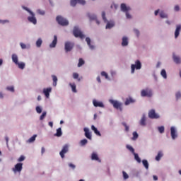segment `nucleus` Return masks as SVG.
Listing matches in <instances>:
<instances>
[{
    "instance_id": "f257e3e1",
    "label": "nucleus",
    "mask_w": 181,
    "mask_h": 181,
    "mask_svg": "<svg viewBox=\"0 0 181 181\" xmlns=\"http://www.w3.org/2000/svg\"><path fill=\"white\" fill-rule=\"evenodd\" d=\"M73 35L75 36V37H80V39H84L86 37V35H83V33L80 30V29L78 28V27H74L73 30Z\"/></svg>"
},
{
    "instance_id": "f03ea898",
    "label": "nucleus",
    "mask_w": 181,
    "mask_h": 181,
    "mask_svg": "<svg viewBox=\"0 0 181 181\" xmlns=\"http://www.w3.org/2000/svg\"><path fill=\"white\" fill-rule=\"evenodd\" d=\"M131 69H132V74H134V73H135V69H136V70H141V69H142V64L141 63V61L136 60L135 62V64H132Z\"/></svg>"
},
{
    "instance_id": "7ed1b4c3",
    "label": "nucleus",
    "mask_w": 181,
    "mask_h": 181,
    "mask_svg": "<svg viewBox=\"0 0 181 181\" xmlns=\"http://www.w3.org/2000/svg\"><path fill=\"white\" fill-rule=\"evenodd\" d=\"M56 20L59 25L62 26H67V25H69V21L66 20V18H63L62 16H57Z\"/></svg>"
},
{
    "instance_id": "20e7f679",
    "label": "nucleus",
    "mask_w": 181,
    "mask_h": 181,
    "mask_svg": "<svg viewBox=\"0 0 181 181\" xmlns=\"http://www.w3.org/2000/svg\"><path fill=\"white\" fill-rule=\"evenodd\" d=\"M25 9L31 15V16L28 18L29 22H31V23H33V25H36V23H37V21L36 20V17H35V13L30 11V10H29L28 8H25Z\"/></svg>"
},
{
    "instance_id": "39448f33",
    "label": "nucleus",
    "mask_w": 181,
    "mask_h": 181,
    "mask_svg": "<svg viewBox=\"0 0 181 181\" xmlns=\"http://www.w3.org/2000/svg\"><path fill=\"white\" fill-rule=\"evenodd\" d=\"M110 104L113 105L114 108L116 110H119V111H122V103L118 102V100H110Z\"/></svg>"
},
{
    "instance_id": "423d86ee",
    "label": "nucleus",
    "mask_w": 181,
    "mask_h": 181,
    "mask_svg": "<svg viewBox=\"0 0 181 181\" xmlns=\"http://www.w3.org/2000/svg\"><path fill=\"white\" fill-rule=\"evenodd\" d=\"M73 47H74V43L70 41H67L65 42L64 49L66 53H68V52H71V50H73Z\"/></svg>"
},
{
    "instance_id": "0eeeda50",
    "label": "nucleus",
    "mask_w": 181,
    "mask_h": 181,
    "mask_svg": "<svg viewBox=\"0 0 181 181\" xmlns=\"http://www.w3.org/2000/svg\"><path fill=\"white\" fill-rule=\"evenodd\" d=\"M23 163H18L15 165L13 168H12V170L14 173H17V172H18V173H21V172H22V169H23Z\"/></svg>"
},
{
    "instance_id": "6e6552de",
    "label": "nucleus",
    "mask_w": 181,
    "mask_h": 181,
    "mask_svg": "<svg viewBox=\"0 0 181 181\" xmlns=\"http://www.w3.org/2000/svg\"><path fill=\"white\" fill-rule=\"evenodd\" d=\"M148 118H151V119H158L159 116L158 114H156L155 110L153 109L148 112Z\"/></svg>"
},
{
    "instance_id": "1a4fd4ad",
    "label": "nucleus",
    "mask_w": 181,
    "mask_h": 181,
    "mask_svg": "<svg viewBox=\"0 0 181 181\" xmlns=\"http://www.w3.org/2000/svg\"><path fill=\"white\" fill-rule=\"evenodd\" d=\"M69 152V145L65 144L62 150L59 152V155L61 156V158L63 159L64 158V154L67 153Z\"/></svg>"
},
{
    "instance_id": "9d476101",
    "label": "nucleus",
    "mask_w": 181,
    "mask_h": 181,
    "mask_svg": "<svg viewBox=\"0 0 181 181\" xmlns=\"http://www.w3.org/2000/svg\"><path fill=\"white\" fill-rule=\"evenodd\" d=\"M141 97H151L152 95V90L146 88V90H142L141 93Z\"/></svg>"
},
{
    "instance_id": "9b49d317",
    "label": "nucleus",
    "mask_w": 181,
    "mask_h": 181,
    "mask_svg": "<svg viewBox=\"0 0 181 181\" xmlns=\"http://www.w3.org/2000/svg\"><path fill=\"white\" fill-rule=\"evenodd\" d=\"M50 93H52V88H47L43 89V93L45 94L47 98H49V97H50Z\"/></svg>"
},
{
    "instance_id": "f8f14e48",
    "label": "nucleus",
    "mask_w": 181,
    "mask_h": 181,
    "mask_svg": "<svg viewBox=\"0 0 181 181\" xmlns=\"http://www.w3.org/2000/svg\"><path fill=\"white\" fill-rule=\"evenodd\" d=\"M83 131L85 132L86 138H87L88 139H92L91 133L90 132V129H88V128H87V127H85L83 129Z\"/></svg>"
},
{
    "instance_id": "ddd939ff",
    "label": "nucleus",
    "mask_w": 181,
    "mask_h": 181,
    "mask_svg": "<svg viewBox=\"0 0 181 181\" xmlns=\"http://www.w3.org/2000/svg\"><path fill=\"white\" fill-rule=\"evenodd\" d=\"M93 104L94 107H100V108H104V103H103V102H98L97 100H93Z\"/></svg>"
},
{
    "instance_id": "4468645a",
    "label": "nucleus",
    "mask_w": 181,
    "mask_h": 181,
    "mask_svg": "<svg viewBox=\"0 0 181 181\" xmlns=\"http://www.w3.org/2000/svg\"><path fill=\"white\" fill-rule=\"evenodd\" d=\"M139 124L141 127H145L146 125V115L145 114L142 115Z\"/></svg>"
},
{
    "instance_id": "2eb2a0df",
    "label": "nucleus",
    "mask_w": 181,
    "mask_h": 181,
    "mask_svg": "<svg viewBox=\"0 0 181 181\" xmlns=\"http://www.w3.org/2000/svg\"><path fill=\"white\" fill-rule=\"evenodd\" d=\"M120 8L122 12H128V11H131V8L129 6H127L126 4H122Z\"/></svg>"
},
{
    "instance_id": "dca6fc26",
    "label": "nucleus",
    "mask_w": 181,
    "mask_h": 181,
    "mask_svg": "<svg viewBox=\"0 0 181 181\" xmlns=\"http://www.w3.org/2000/svg\"><path fill=\"white\" fill-rule=\"evenodd\" d=\"M170 132H171V137L173 139H176L177 137V134H176V129L175 127H172L170 128Z\"/></svg>"
},
{
    "instance_id": "f3484780",
    "label": "nucleus",
    "mask_w": 181,
    "mask_h": 181,
    "mask_svg": "<svg viewBox=\"0 0 181 181\" xmlns=\"http://www.w3.org/2000/svg\"><path fill=\"white\" fill-rule=\"evenodd\" d=\"M88 16L89 18V19H90V21H96V23L98 25H100V22L98 20H97V16H95V14H88Z\"/></svg>"
},
{
    "instance_id": "a211bd4d",
    "label": "nucleus",
    "mask_w": 181,
    "mask_h": 181,
    "mask_svg": "<svg viewBox=\"0 0 181 181\" xmlns=\"http://www.w3.org/2000/svg\"><path fill=\"white\" fill-rule=\"evenodd\" d=\"M180 30H181V25H176V30H175V39L177 38V37L180 34Z\"/></svg>"
},
{
    "instance_id": "6ab92c4d",
    "label": "nucleus",
    "mask_w": 181,
    "mask_h": 181,
    "mask_svg": "<svg viewBox=\"0 0 181 181\" xmlns=\"http://www.w3.org/2000/svg\"><path fill=\"white\" fill-rule=\"evenodd\" d=\"M86 42L88 45V46L90 47L91 50H94V45H91V39L90 37H86Z\"/></svg>"
},
{
    "instance_id": "aec40b11",
    "label": "nucleus",
    "mask_w": 181,
    "mask_h": 181,
    "mask_svg": "<svg viewBox=\"0 0 181 181\" xmlns=\"http://www.w3.org/2000/svg\"><path fill=\"white\" fill-rule=\"evenodd\" d=\"M57 45V35H54L52 42L49 45V47H56Z\"/></svg>"
},
{
    "instance_id": "412c9836",
    "label": "nucleus",
    "mask_w": 181,
    "mask_h": 181,
    "mask_svg": "<svg viewBox=\"0 0 181 181\" xmlns=\"http://www.w3.org/2000/svg\"><path fill=\"white\" fill-rule=\"evenodd\" d=\"M134 103H135V100H134L132 98H129L126 99L124 105H129V104H134Z\"/></svg>"
},
{
    "instance_id": "4be33fe9",
    "label": "nucleus",
    "mask_w": 181,
    "mask_h": 181,
    "mask_svg": "<svg viewBox=\"0 0 181 181\" xmlns=\"http://www.w3.org/2000/svg\"><path fill=\"white\" fill-rule=\"evenodd\" d=\"M173 61L175 62V63H176V64H180V63H181L180 57H179L175 55V54H173Z\"/></svg>"
},
{
    "instance_id": "5701e85b",
    "label": "nucleus",
    "mask_w": 181,
    "mask_h": 181,
    "mask_svg": "<svg viewBox=\"0 0 181 181\" xmlns=\"http://www.w3.org/2000/svg\"><path fill=\"white\" fill-rule=\"evenodd\" d=\"M92 160H97L98 162H101V160L98 158V155L95 153H93L91 156Z\"/></svg>"
},
{
    "instance_id": "b1692460",
    "label": "nucleus",
    "mask_w": 181,
    "mask_h": 181,
    "mask_svg": "<svg viewBox=\"0 0 181 181\" xmlns=\"http://www.w3.org/2000/svg\"><path fill=\"white\" fill-rule=\"evenodd\" d=\"M160 17L161 18V19H168V18H169V16H168V13H165V11H161L160 12Z\"/></svg>"
},
{
    "instance_id": "393cba45",
    "label": "nucleus",
    "mask_w": 181,
    "mask_h": 181,
    "mask_svg": "<svg viewBox=\"0 0 181 181\" xmlns=\"http://www.w3.org/2000/svg\"><path fill=\"white\" fill-rule=\"evenodd\" d=\"M91 129L92 131L94 132V133L98 135V136H101V133H100V132L98 131V129H97V127H95L94 125L91 126Z\"/></svg>"
},
{
    "instance_id": "a878e982",
    "label": "nucleus",
    "mask_w": 181,
    "mask_h": 181,
    "mask_svg": "<svg viewBox=\"0 0 181 181\" xmlns=\"http://www.w3.org/2000/svg\"><path fill=\"white\" fill-rule=\"evenodd\" d=\"M115 25V23H114V21L107 22L106 25V29H111L112 28H114Z\"/></svg>"
},
{
    "instance_id": "bb28decb",
    "label": "nucleus",
    "mask_w": 181,
    "mask_h": 181,
    "mask_svg": "<svg viewBox=\"0 0 181 181\" xmlns=\"http://www.w3.org/2000/svg\"><path fill=\"white\" fill-rule=\"evenodd\" d=\"M122 46H128V37H122Z\"/></svg>"
},
{
    "instance_id": "cd10ccee",
    "label": "nucleus",
    "mask_w": 181,
    "mask_h": 181,
    "mask_svg": "<svg viewBox=\"0 0 181 181\" xmlns=\"http://www.w3.org/2000/svg\"><path fill=\"white\" fill-rule=\"evenodd\" d=\"M12 61L13 63H15V64H18V63H19L18 60V55H16V54H13L12 55Z\"/></svg>"
},
{
    "instance_id": "c85d7f7f",
    "label": "nucleus",
    "mask_w": 181,
    "mask_h": 181,
    "mask_svg": "<svg viewBox=\"0 0 181 181\" xmlns=\"http://www.w3.org/2000/svg\"><path fill=\"white\" fill-rule=\"evenodd\" d=\"M162 156H163V153H162V151H159L158 153V155L156 156V160L159 162V160H160V158H162Z\"/></svg>"
},
{
    "instance_id": "c756f323",
    "label": "nucleus",
    "mask_w": 181,
    "mask_h": 181,
    "mask_svg": "<svg viewBox=\"0 0 181 181\" xmlns=\"http://www.w3.org/2000/svg\"><path fill=\"white\" fill-rule=\"evenodd\" d=\"M69 86L73 91V93H77V89L76 86V83H69Z\"/></svg>"
},
{
    "instance_id": "7c9ffc66",
    "label": "nucleus",
    "mask_w": 181,
    "mask_h": 181,
    "mask_svg": "<svg viewBox=\"0 0 181 181\" xmlns=\"http://www.w3.org/2000/svg\"><path fill=\"white\" fill-rule=\"evenodd\" d=\"M52 78L53 80V86L54 87H56V86H57V76H56V75H52Z\"/></svg>"
},
{
    "instance_id": "2f4dec72",
    "label": "nucleus",
    "mask_w": 181,
    "mask_h": 181,
    "mask_svg": "<svg viewBox=\"0 0 181 181\" xmlns=\"http://www.w3.org/2000/svg\"><path fill=\"white\" fill-rule=\"evenodd\" d=\"M142 163L146 169H149V163H148V160H143Z\"/></svg>"
},
{
    "instance_id": "473e14b6",
    "label": "nucleus",
    "mask_w": 181,
    "mask_h": 181,
    "mask_svg": "<svg viewBox=\"0 0 181 181\" xmlns=\"http://www.w3.org/2000/svg\"><path fill=\"white\" fill-rule=\"evenodd\" d=\"M160 75L162 76V77H163V78H168V75L166 74V70L162 69L161 72H160Z\"/></svg>"
},
{
    "instance_id": "72a5a7b5",
    "label": "nucleus",
    "mask_w": 181,
    "mask_h": 181,
    "mask_svg": "<svg viewBox=\"0 0 181 181\" xmlns=\"http://www.w3.org/2000/svg\"><path fill=\"white\" fill-rule=\"evenodd\" d=\"M126 148L130 151L132 152V153H135V149H134V147L129 145H127Z\"/></svg>"
},
{
    "instance_id": "f704fd0d",
    "label": "nucleus",
    "mask_w": 181,
    "mask_h": 181,
    "mask_svg": "<svg viewBox=\"0 0 181 181\" xmlns=\"http://www.w3.org/2000/svg\"><path fill=\"white\" fill-rule=\"evenodd\" d=\"M63 135V133L62 132V128H58L57 129V133L55 134L56 136H62Z\"/></svg>"
},
{
    "instance_id": "c9c22d12",
    "label": "nucleus",
    "mask_w": 181,
    "mask_h": 181,
    "mask_svg": "<svg viewBox=\"0 0 181 181\" xmlns=\"http://www.w3.org/2000/svg\"><path fill=\"white\" fill-rule=\"evenodd\" d=\"M133 155H134L135 160H136V162H138V163H141V158H139V156H138V154H136V153H133Z\"/></svg>"
},
{
    "instance_id": "e433bc0d",
    "label": "nucleus",
    "mask_w": 181,
    "mask_h": 181,
    "mask_svg": "<svg viewBox=\"0 0 181 181\" xmlns=\"http://www.w3.org/2000/svg\"><path fill=\"white\" fill-rule=\"evenodd\" d=\"M17 66H18V69H21V70H23V69H25V63L23 62H18V64H16Z\"/></svg>"
},
{
    "instance_id": "4c0bfd02",
    "label": "nucleus",
    "mask_w": 181,
    "mask_h": 181,
    "mask_svg": "<svg viewBox=\"0 0 181 181\" xmlns=\"http://www.w3.org/2000/svg\"><path fill=\"white\" fill-rule=\"evenodd\" d=\"M42 39L39 38L37 42H36V46L37 47H40V46H42Z\"/></svg>"
},
{
    "instance_id": "58836bf2",
    "label": "nucleus",
    "mask_w": 181,
    "mask_h": 181,
    "mask_svg": "<svg viewBox=\"0 0 181 181\" xmlns=\"http://www.w3.org/2000/svg\"><path fill=\"white\" fill-rule=\"evenodd\" d=\"M83 64H84V61L83 60L82 58H80L78 59V67H81V66H83Z\"/></svg>"
},
{
    "instance_id": "ea45409f",
    "label": "nucleus",
    "mask_w": 181,
    "mask_h": 181,
    "mask_svg": "<svg viewBox=\"0 0 181 181\" xmlns=\"http://www.w3.org/2000/svg\"><path fill=\"white\" fill-rule=\"evenodd\" d=\"M138 136H139L138 133L136 132H134L132 140L135 141V140L138 139Z\"/></svg>"
},
{
    "instance_id": "a19ab883",
    "label": "nucleus",
    "mask_w": 181,
    "mask_h": 181,
    "mask_svg": "<svg viewBox=\"0 0 181 181\" xmlns=\"http://www.w3.org/2000/svg\"><path fill=\"white\" fill-rule=\"evenodd\" d=\"M73 78L75 79V80H78V81H80V78H78V73H74L73 74Z\"/></svg>"
},
{
    "instance_id": "79ce46f5",
    "label": "nucleus",
    "mask_w": 181,
    "mask_h": 181,
    "mask_svg": "<svg viewBox=\"0 0 181 181\" xmlns=\"http://www.w3.org/2000/svg\"><path fill=\"white\" fill-rule=\"evenodd\" d=\"M102 18L104 21L105 23L108 22V21L107 20V18L105 17V12L103 11L102 12Z\"/></svg>"
},
{
    "instance_id": "37998d69",
    "label": "nucleus",
    "mask_w": 181,
    "mask_h": 181,
    "mask_svg": "<svg viewBox=\"0 0 181 181\" xmlns=\"http://www.w3.org/2000/svg\"><path fill=\"white\" fill-rule=\"evenodd\" d=\"M78 0H71V6H76V5H77L78 4Z\"/></svg>"
},
{
    "instance_id": "c03bdc74",
    "label": "nucleus",
    "mask_w": 181,
    "mask_h": 181,
    "mask_svg": "<svg viewBox=\"0 0 181 181\" xmlns=\"http://www.w3.org/2000/svg\"><path fill=\"white\" fill-rule=\"evenodd\" d=\"M36 135H33L32 137H30L29 139H28V142H35V141L36 140Z\"/></svg>"
},
{
    "instance_id": "a18cd8bd",
    "label": "nucleus",
    "mask_w": 181,
    "mask_h": 181,
    "mask_svg": "<svg viewBox=\"0 0 181 181\" xmlns=\"http://www.w3.org/2000/svg\"><path fill=\"white\" fill-rule=\"evenodd\" d=\"M46 112H42V114L40 117V121H43V119H45V118L46 117Z\"/></svg>"
},
{
    "instance_id": "49530a36",
    "label": "nucleus",
    "mask_w": 181,
    "mask_h": 181,
    "mask_svg": "<svg viewBox=\"0 0 181 181\" xmlns=\"http://www.w3.org/2000/svg\"><path fill=\"white\" fill-rule=\"evenodd\" d=\"M158 131H159L160 134H163V132H165V127H163V126L159 127Z\"/></svg>"
},
{
    "instance_id": "de8ad7c7",
    "label": "nucleus",
    "mask_w": 181,
    "mask_h": 181,
    "mask_svg": "<svg viewBox=\"0 0 181 181\" xmlns=\"http://www.w3.org/2000/svg\"><path fill=\"white\" fill-rule=\"evenodd\" d=\"M122 174H123V177L124 180H127V179H129V175H128L125 171H123Z\"/></svg>"
},
{
    "instance_id": "09e8293b",
    "label": "nucleus",
    "mask_w": 181,
    "mask_h": 181,
    "mask_svg": "<svg viewBox=\"0 0 181 181\" xmlns=\"http://www.w3.org/2000/svg\"><path fill=\"white\" fill-rule=\"evenodd\" d=\"M88 141L87 139H84L83 140L81 141V146H84V145H86Z\"/></svg>"
},
{
    "instance_id": "8fccbe9b",
    "label": "nucleus",
    "mask_w": 181,
    "mask_h": 181,
    "mask_svg": "<svg viewBox=\"0 0 181 181\" xmlns=\"http://www.w3.org/2000/svg\"><path fill=\"white\" fill-rule=\"evenodd\" d=\"M6 90H8V91H11V93H13V91H15V88H13V86H8L6 88Z\"/></svg>"
},
{
    "instance_id": "3c124183",
    "label": "nucleus",
    "mask_w": 181,
    "mask_h": 181,
    "mask_svg": "<svg viewBox=\"0 0 181 181\" xmlns=\"http://www.w3.org/2000/svg\"><path fill=\"white\" fill-rule=\"evenodd\" d=\"M122 125L124 126L125 131L127 132H128V131H129V127L128 125H127V123H125V122H123Z\"/></svg>"
},
{
    "instance_id": "603ef678",
    "label": "nucleus",
    "mask_w": 181,
    "mask_h": 181,
    "mask_svg": "<svg viewBox=\"0 0 181 181\" xmlns=\"http://www.w3.org/2000/svg\"><path fill=\"white\" fill-rule=\"evenodd\" d=\"M101 76L103 77H105V78H108V74H107L105 71H102L101 72Z\"/></svg>"
},
{
    "instance_id": "864d4df0",
    "label": "nucleus",
    "mask_w": 181,
    "mask_h": 181,
    "mask_svg": "<svg viewBox=\"0 0 181 181\" xmlns=\"http://www.w3.org/2000/svg\"><path fill=\"white\" fill-rule=\"evenodd\" d=\"M37 13H39V15H45V11L41 10V9L37 10Z\"/></svg>"
},
{
    "instance_id": "5fc2aeb1",
    "label": "nucleus",
    "mask_w": 181,
    "mask_h": 181,
    "mask_svg": "<svg viewBox=\"0 0 181 181\" xmlns=\"http://www.w3.org/2000/svg\"><path fill=\"white\" fill-rule=\"evenodd\" d=\"M36 111L38 114H42V108H40V107L37 106L36 107Z\"/></svg>"
},
{
    "instance_id": "6e6d98bb",
    "label": "nucleus",
    "mask_w": 181,
    "mask_h": 181,
    "mask_svg": "<svg viewBox=\"0 0 181 181\" xmlns=\"http://www.w3.org/2000/svg\"><path fill=\"white\" fill-rule=\"evenodd\" d=\"M25 160V156H21L20 158L18 159V162H23Z\"/></svg>"
},
{
    "instance_id": "4d7b16f0",
    "label": "nucleus",
    "mask_w": 181,
    "mask_h": 181,
    "mask_svg": "<svg viewBox=\"0 0 181 181\" xmlns=\"http://www.w3.org/2000/svg\"><path fill=\"white\" fill-rule=\"evenodd\" d=\"M78 4H80L81 5H86V1L84 0H78Z\"/></svg>"
},
{
    "instance_id": "13d9d810",
    "label": "nucleus",
    "mask_w": 181,
    "mask_h": 181,
    "mask_svg": "<svg viewBox=\"0 0 181 181\" xmlns=\"http://www.w3.org/2000/svg\"><path fill=\"white\" fill-rule=\"evenodd\" d=\"M0 23H3V25L5 23H9V21L8 20H0Z\"/></svg>"
},
{
    "instance_id": "bf43d9fd",
    "label": "nucleus",
    "mask_w": 181,
    "mask_h": 181,
    "mask_svg": "<svg viewBox=\"0 0 181 181\" xmlns=\"http://www.w3.org/2000/svg\"><path fill=\"white\" fill-rule=\"evenodd\" d=\"M175 12H179L180 8L179 7V6H175V8H174Z\"/></svg>"
},
{
    "instance_id": "052dcab7",
    "label": "nucleus",
    "mask_w": 181,
    "mask_h": 181,
    "mask_svg": "<svg viewBox=\"0 0 181 181\" xmlns=\"http://www.w3.org/2000/svg\"><path fill=\"white\" fill-rule=\"evenodd\" d=\"M69 168H71V169H76V165L73 163H69Z\"/></svg>"
},
{
    "instance_id": "680f3d73",
    "label": "nucleus",
    "mask_w": 181,
    "mask_h": 181,
    "mask_svg": "<svg viewBox=\"0 0 181 181\" xmlns=\"http://www.w3.org/2000/svg\"><path fill=\"white\" fill-rule=\"evenodd\" d=\"M126 18L127 19H131V14H129V13H128V11L126 12Z\"/></svg>"
},
{
    "instance_id": "e2e57ef3",
    "label": "nucleus",
    "mask_w": 181,
    "mask_h": 181,
    "mask_svg": "<svg viewBox=\"0 0 181 181\" xmlns=\"http://www.w3.org/2000/svg\"><path fill=\"white\" fill-rule=\"evenodd\" d=\"M20 45L22 49H26V45H25L24 43L21 42Z\"/></svg>"
},
{
    "instance_id": "0e129e2a",
    "label": "nucleus",
    "mask_w": 181,
    "mask_h": 181,
    "mask_svg": "<svg viewBox=\"0 0 181 181\" xmlns=\"http://www.w3.org/2000/svg\"><path fill=\"white\" fill-rule=\"evenodd\" d=\"M134 33H136V36H139V30H136V29H134Z\"/></svg>"
},
{
    "instance_id": "69168bd1",
    "label": "nucleus",
    "mask_w": 181,
    "mask_h": 181,
    "mask_svg": "<svg viewBox=\"0 0 181 181\" xmlns=\"http://www.w3.org/2000/svg\"><path fill=\"white\" fill-rule=\"evenodd\" d=\"M180 97H181V93H180V92L177 93H176V98H180Z\"/></svg>"
},
{
    "instance_id": "338daca9",
    "label": "nucleus",
    "mask_w": 181,
    "mask_h": 181,
    "mask_svg": "<svg viewBox=\"0 0 181 181\" xmlns=\"http://www.w3.org/2000/svg\"><path fill=\"white\" fill-rule=\"evenodd\" d=\"M160 11V10H159V9L155 11V12H154L155 16H158V13H159V11Z\"/></svg>"
},
{
    "instance_id": "774afa93",
    "label": "nucleus",
    "mask_w": 181,
    "mask_h": 181,
    "mask_svg": "<svg viewBox=\"0 0 181 181\" xmlns=\"http://www.w3.org/2000/svg\"><path fill=\"white\" fill-rule=\"evenodd\" d=\"M45 147H42V148H41V153H42V155H43L44 154V153L45 152Z\"/></svg>"
}]
</instances>
